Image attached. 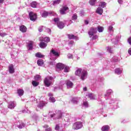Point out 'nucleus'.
Masks as SVG:
<instances>
[{
  "label": "nucleus",
  "mask_w": 131,
  "mask_h": 131,
  "mask_svg": "<svg viewBox=\"0 0 131 131\" xmlns=\"http://www.w3.org/2000/svg\"><path fill=\"white\" fill-rule=\"evenodd\" d=\"M53 78L51 76H49L45 78L43 80V83L45 86L49 88L52 84V83H53Z\"/></svg>",
  "instance_id": "1"
},
{
  "label": "nucleus",
  "mask_w": 131,
  "mask_h": 131,
  "mask_svg": "<svg viewBox=\"0 0 131 131\" xmlns=\"http://www.w3.org/2000/svg\"><path fill=\"white\" fill-rule=\"evenodd\" d=\"M60 18L59 17H55L54 18V21L56 24V25L59 29H63L64 27H65V25L64 24V23L63 21H59Z\"/></svg>",
  "instance_id": "2"
},
{
  "label": "nucleus",
  "mask_w": 131,
  "mask_h": 131,
  "mask_svg": "<svg viewBox=\"0 0 131 131\" xmlns=\"http://www.w3.org/2000/svg\"><path fill=\"white\" fill-rule=\"evenodd\" d=\"M82 127V123L81 122H76L73 125V129L77 130V129H80Z\"/></svg>",
  "instance_id": "3"
},
{
  "label": "nucleus",
  "mask_w": 131,
  "mask_h": 131,
  "mask_svg": "<svg viewBox=\"0 0 131 131\" xmlns=\"http://www.w3.org/2000/svg\"><path fill=\"white\" fill-rule=\"evenodd\" d=\"M97 28L91 27L88 31V34L90 36V37H92L94 36V34H95V33H97Z\"/></svg>",
  "instance_id": "4"
},
{
  "label": "nucleus",
  "mask_w": 131,
  "mask_h": 131,
  "mask_svg": "<svg viewBox=\"0 0 131 131\" xmlns=\"http://www.w3.org/2000/svg\"><path fill=\"white\" fill-rule=\"evenodd\" d=\"M29 17L31 21H34L37 18V14H36V13H33V12H30L29 13Z\"/></svg>",
  "instance_id": "5"
},
{
  "label": "nucleus",
  "mask_w": 131,
  "mask_h": 131,
  "mask_svg": "<svg viewBox=\"0 0 131 131\" xmlns=\"http://www.w3.org/2000/svg\"><path fill=\"white\" fill-rule=\"evenodd\" d=\"M67 10H69V8H68V7L63 6L62 8L59 10L60 14H61V15H65Z\"/></svg>",
  "instance_id": "6"
},
{
  "label": "nucleus",
  "mask_w": 131,
  "mask_h": 131,
  "mask_svg": "<svg viewBox=\"0 0 131 131\" xmlns=\"http://www.w3.org/2000/svg\"><path fill=\"white\" fill-rule=\"evenodd\" d=\"M9 73L11 74H13V73H15V69L14 68V65L11 64L8 67Z\"/></svg>",
  "instance_id": "7"
},
{
  "label": "nucleus",
  "mask_w": 131,
  "mask_h": 131,
  "mask_svg": "<svg viewBox=\"0 0 131 131\" xmlns=\"http://www.w3.org/2000/svg\"><path fill=\"white\" fill-rule=\"evenodd\" d=\"M88 75V72L86 71H82V73L81 74V79L82 80H84L85 79V77Z\"/></svg>",
  "instance_id": "8"
},
{
  "label": "nucleus",
  "mask_w": 131,
  "mask_h": 131,
  "mask_svg": "<svg viewBox=\"0 0 131 131\" xmlns=\"http://www.w3.org/2000/svg\"><path fill=\"white\" fill-rule=\"evenodd\" d=\"M19 30L23 33H25L27 31V28L24 25H21L19 27Z\"/></svg>",
  "instance_id": "9"
},
{
  "label": "nucleus",
  "mask_w": 131,
  "mask_h": 131,
  "mask_svg": "<svg viewBox=\"0 0 131 131\" xmlns=\"http://www.w3.org/2000/svg\"><path fill=\"white\" fill-rule=\"evenodd\" d=\"M40 41H45V42H50L51 39L49 37H44L43 38H40L39 39Z\"/></svg>",
  "instance_id": "10"
},
{
  "label": "nucleus",
  "mask_w": 131,
  "mask_h": 131,
  "mask_svg": "<svg viewBox=\"0 0 131 131\" xmlns=\"http://www.w3.org/2000/svg\"><path fill=\"white\" fill-rule=\"evenodd\" d=\"M56 67L58 69H59V70H63L65 67V65L61 63H58L56 64Z\"/></svg>",
  "instance_id": "11"
},
{
  "label": "nucleus",
  "mask_w": 131,
  "mask_h": 131,
  "mask_svg": "<svg viewBox=\"0 0 131 131\" xmlns=\"http://www.w3.org/2000/svg\"><path fill=\"white\" fill-rule=\"evenodd\" d=\"M15 106L16 104H15V101H11L9 103L8 107L10 109H14Z\"/></svg>",
  "instance_id": "12"
},
{
  "label": "nucleus",
  "mask_w": 131,
  "mask_h": 131,
  "mask_svg": "<svg viewBox=\"0 0 131 131\" xmlns=\"http://www.w3.org/2000/svg\"><path fill=\"white\" fill-rule=\"evenodd\" d=\"M39 46L41 49H46L48 46V44L45 42L41 41L39 43Z\"/></svg>",
  "instance_id": "13"
},
{
  "label": "nucleus",
  "mask_w": 131,
  "mask_h": 131,
  "mask_svg": "<svg viewBox=\"0 0 131 131\" xmlns=\"http://www.w3.org/2000/svg\"><path fill=\"white\" fill-rule=\"evenodd\" d=\"M50 53L53 54V55H54V56H55V57H60V54H59V53L55 51V50L54 49H52L50 51Z\"/></svg>",
  "instance_id": "14"
},
{
  "label": "nucleus",
  "mask_w": 131,
  "mask_h": 131,
  "mask_svg": "<svg viewBox=\"0 0 131 131\" xmlns=\"http://www.w3.org/2000/svg\"><path fill=\"white\" fill-rule=\"evenodd\" d=\"M81 73H82V69H78L75 72V75L77 76H80Z\"/></svg>",
  "instance_id": "15"
},
{
  "label": "nucleus",
  "mask_w": 131,
  "mask_h": 131,
  "mask_svg": "<svg viewBox=\"0 0 131 131\" xmlns=\"http://www.w3.org/2000/svg\"><path fill=\"white\" fill-rule=\"evenodd\" d=\"M68 89H72L73 86V83L71 81H67L66 83Z\"/></svg>",
  "instance_id": "16"
},
{
  "label": "nucleus",
  "mask_w": 131,
  "mask_h": 131,
  "mask_svg": "<svg viewBox=\"0 0 131 131\" xmlns=\"http://www.w3.org/2000/svg\"><path fill=\"white\" fill-rule=\"evenodd\" d=\"M110 129V126L109 125H104L101 127L102 131H109Z\"/></svg>",
  "instance_id": "17"
},
{
  "label": "nucleus",
  "mask_w": 131,
  "mask_h": 131,
  "mask_svg": "<svg viewBox=\"0 0 131 131\" xmlns=\"http://www.w3.org/2000/svg\"><path fill=\"white\" fill-rule=\"evenodd\" d=\"M96 13L99 15H102L103 14V9L98 7L96 10Z\"/></svg>",
  "instance_id": "18"
},
{
  "label": "nucleus",
  "mask_w": 131,
  "mask_h": 131,
  "mask_svg": "<svg viewBox=\"0 0 131 131\" xmlns=\"http://www.w3.org/2000/svg\"><path fill=\"white\" fill-rule=\"evenodd\" d=\"M69 39H76V38H77V36H75L73 34H68Z\"/></svg>",
  "instance_id": "19"
},
{
  "label": "nucleus",
  "mask_w": 131,
  "mask_h": 131,
  "mask_svg": "<svg viewBox=\"0 0 131 131\" xmlns=\"http://www.w3.org/2000/svg\"><path fill=\"white\" fill-rule=\"evenodd\" d=\"M17 94L18 96H20L21 97V96L24 95V90L22 89H18Z\"/></svg>",
  "instance_id": "20"
},
{
  "label": "nucleus",
  "mask_w": 131,
  "mask_h": 131,
  "mask_svg": "<svg viewBox=\"0 0 131 131\" xmlns=\"http://www.w3.org/2000/svg\"><path fill=\"white\" fill-rule=\"evenodd\" d=\"M49 14H52V13H49V12H48L47 11H45L42 14V17L43 18H47V17H48V16H49Z\"/></svg>",
  "instance_id": "21"
},
{
  "label": "nucleus",
  "mask_w": 131,
  "mask_h": 131,
  "mask_svg": "<svg viewBox=\"0 0 131 131\" xmlns=\"http://www.w3.org/2000/svg\"><path fill=\"white\" fill-rule=\"evenodd\" d=\"M115 72L116 74H118V75L121 74V73H122V70H121L119 68H117L115 69Z\"/></svg>",
  "instance_id": "22"
},
{
  "label": "nucleus",
  "mask_w": 131,
  "mask_h": 131,
  "mask_svg": "<svg viewBox=\"0 0 131 131\" xmlns=\"http://www.w3.org/2000/svg\"><path fill=\"white\" fill-rule=\"evenodd\" d=\"M35 57H36L37 58H43L45 56L41 54L40 52H38L35 54Z\"/></svg>",
  "instance_id": "23"
},
{
  "label": "nucleus",
  "mask_w": 131,
  "mask_h": 131,
  "mask_svg": "<svg viewBox=\"0 0 131 131\" xmlns=\"http://www.w3.org/2000/svg\"><path fill=\"white\" fill-rule=\"evenodd\" d=\"M37 65L39 66H42L43 65V60L42 59H39L37 61Z\"/></svg>",
  "instance_id": "24"
},
{
  "label": "nucleus",
  "mask_w": 131,
  "mask_h": 131,
  "mask_svg": "<svg viewBox=\"0 0 131 131\" xmlns=\"http://www.w3.org/2000/svg\"><path fill=\"white\" fill-rule=\"evenodd\" d=\"M103 31L104 28L103 27L98 26L97 27V31H98V32H103Z\"/></svg>",
  "instance_id": "25"
},
{
  "label": "nucleus",
  "mask_w": 131,
  "mask_h": 131,
  "mask_svg": "<svg viewBox=\"0 0 131 131\" xmlns=\"http://www.w3.org/2000/svg\"><path fill=\"white\" fill-rule=\"evenodd\" d=\"M32 84L33 86H37L39 84V82L36 81H32Z\"/></svg>",
  "instance_id": "26"
},
{
  "label": "nucleus",
  "mask_w": 131,
  "mask_h": 131,
  "mask_svg": "<svg viewBox=\"0 0 131 131\" xmlns=\"http://www.w3.org/2000/svg\"><path fill=\"white\" fill-rule=\"evenodd\" d=\"M37 5V3H36V2H33L31 4V6L32 7V8H36Z\"/></svg>",
  "instance_id": "27"
},
{
  "label": "nucleus",
  "mask_w": 131,
  "mask_h": 131,
  "mask_svg": "<svg viewBox=\"0 0 131 131\" xmlns=\"http://www.w3.org/2000/svg\"><path fill=\"white\" fill-rule=\"evenodd\" d=\"M63 69H64V72H69V69H70L69 67L66 66V65H64V67Z\"/></svg>",
  "instance_id": "28"
},
{
  "label": "nucleus",
  "mask_w": 131,
  "mask_h": 131,
  "mask_svg": "<svg viewBox=\"0 0 131 131\" xmlns=\"http://www.w3.org/2000/svg\"><path fill=\"white\" fill-rule=\"evenodd\" d=\"M41 77L39 75H36L34 76V79L35 80H40V78Z\"/></svg>",
  "instance_id": "29"
},
{
  "label": "nucleus",
  "mask_w": 131,
  "mask_h": 131,
  "mask_svg": "<svg viewBox=\"0 0 131 131\" xmlns=\"http://www.w3.org/2000/svg\"><path fill=\"white\" fill-rule=\"evenodd\" d=\"M72 102L74 103V104H77L78 102V100H77V98H73L72 100Z\"/></svg>",
  "instance_id": "30"
},
{
  "label": "nucleus",
  "mask_w": 131,
  "mask_h": 131,
  "mask_svg": "<svg viewBox=\"0 0 131 131\" xmlns=\"http://www.w3.org/2000/svg\"><path fill=\"white\" fill-rule=\"evenodd\" d=\"M96 1L97 0H90L89 3L91 6H94L96 3Z\"/></svg>",
  "instance_id": "31"
},
{
  "label": "nucleus",
  "mask_w": 131,
  "mask_h": 131,
  "mask_svg": "<svg viewBox=\"0 0 131 131\" xmlns=\"http://www.w3.org/2000/svg\"><path fill=\"white\" fill-rule=\"evenodd\" d=\"M49 100L52 103H55L56 102V99H55V97H54L53 96L50 97V98H49Z\"/></svg>",
  "instance_id": "32"
},
{
  "label": "nucleus",
  "mask_w": 131,
  "mask_h": 131,
  "mask_svg": "<svg viewBox=\"0 0 131 131\" xmlns=\"http://www.w3.org/2000/svg\"><path fill=\"white\" fill-rule=\"evenodd\" d=\"M88 97L90 100H94L95 99V96L92 94H89Z\"/></svg>",
  "instance_id": "33"
},
{
  "label": "nucleus",
  "mask_w": 131,
  "mask_h": 131,
  "mask_svg": "<svg viewBox=\"0 0 131 131\" xmlns=\"http://www.w3.org/2000/svg\"><path fill=\"white\" fill-rule=\"evenodd\" d=\"M61 2V0H56L53 2V5L55 6V5H59L60 4V2Z\"/></svg>",
  "instance_id": "34"
},
{
  "label": "nucleus",
  "mask_w": 131,
  "mask_h": 131,
  "mask_svg": "<svg viewBox=\"0 0 131 131\" xmlns=\"http://www.w3.org/2000/svg\"><path fill=\"white\" fill-rule=\"evenodd\" d=\"M106 6V2H100V7L101 8H105Z\"/></svg>",
  "instance_id": "35"
},
{
  "label": "nucleus",
  "mask_w": 131,
  "mask_h": 131,
  "mask_svg": "<svg viewBox=\"0 0 131 131\" xmlns=\"http://www.w3.org/2000/svg\"><path fill=\"white\" fill-rule=\"evenodd\" d=\"M72 18V20L77 19V14H76V13H75L74 14H73Z\"/></svg>",
  "instance_id": "36"
},
{
  "label": "nucleus",
  "mask_w": 131,
  "mask_h": 131,
  "mask_svg": "<svg viewBox=\"0 0 131 131\" xmlns=\"http://www.w3.org/2000/svg\"><path fill=\"white\" fill-rule=\"evenodd\" d=\"M28 47L29 48V50H32V48H33V43H32V42H30L28 45Z\"/></svg>",
  "instance_id": "37"
},
{
  "label": "nucleus",
  "mask_w": 131,
  "mask_h": 131,
  "mask_svg": "<svg viewBox=\"0 0 131 131\" xmlns=\"http://www.w3.org/2000/svg\"><path fill=\"white\" fill-rule=\"evenodd\" d=\"M112 90H109L107 91V93H106V95H107V96H109V95H110L111 94V93H112Z\"/></svg>",
  "instance_id": "38"
},
{
  "label": "nucleus",
  "mask_w": 131,
  "mask_h": 131,
  "mask_svg": "<svg viewBox=\"0 0 131 131\" xmlns=\"http://www.w3.org/2000/svg\"><path fill=\"white\" fill-rule=\"evenodd\" d=\"M42 127H43V128H45V129H47V128H49L50 126L48 124H45V125L42 126Z\"/></svg>",
  "instance_id": "39"
},
{
  "label": "nucleus",
  "mask_w": 131,
  "mask_h": 131,
  "mask_svg": "<svg viewBox=\"0 0 131 131\" xmlns=\"http://www.w3.org/2000/svg\"><path fill=\"white\" fill-rule=\"evenodd\" d=\"M55 130H59V129H60V126H59V125H56L55 127Z\"/></svg>",
  "instance_id": "40"
},
{
  "label": "nucleus",
  "mask_w": 131,
  "mask_h": 131,
  "mask_svg": "<svg viewBox=\"0 0 131 131\" xmlns=\"http://www.w3.org/2000/svg\"><path fill=\"white\" fill-rule=\"evenodd\" d=\"M92 39L93 40H95V39H97V38H98V35H93L92 36Z\"/></svg>",
  "instance_id": "41"
},
{
  "label": "nucleus",
  "mask_w": 131,
  "mask_h": 131,
  "mask_svg": "<svg viewBox=\"0 0 131 131\" xmlns=\"http://www.w3.org/2000/svg\"><path fill=\"white\" fill-rule=\"evenodd\" d=\"M58 114H59V116H58V118H62V113H61V112L59 111Z\"/></svg>",
  "instance_id": "42"
},
{
  "label": "nucleus",
  "mask_w": 131,
  "mask_h": 131,
  "mask_svg": "<svg viewBox=\"0 0 131 131\" xmlns=\"http://www.w3.org/2000/svg\"><path fill=\"white\" fill-rule=\"evenodd\" d=\"M6 35H7V34L5 33H0V36H2L3 37H4V36H6Z\"/></svg>",
  "instance_id": "43"
},
{
  "label": "nucleus",
  "mask_w": 131,
  "mask_h": 131,
  "mask_svg": "<svg viewBox=\"0 0 131 131\" xmlns=\"http://www.w3.org/2000/svg\"><path fill=\"white\" fill-rule=\"evenodd\" d=\"M38 30L39 32H42V27H39Z\"/></svg>",
  "instance_id": "44"
},
{
  "label": "nucleus",
  "mask_w": 131,
  "mask_h": 131,
  "mask_svg": "<svg viewBox=\"0 0 131 131\" xmlns=\"http://www.w3.org/2000/svg\"><path fill=\"white\" fill-rule=\"evenodd\" d=\"M127 41H128V43L130 44L131 46V37H129L128 38Z\"/></svg>",
  "instance_id": "45"
},
{
  "label": "nucleus",
  "mask_w": 131,
  "mask_h": 131,
  "mask_svg": "<svg viewBox=\"0 0 131 131\" xmlns=\"http://www.w3.org/2000/svg\"><path fill=\"white\" fill-rule=\"evenodd\" d=\"M113 29V27H112V26H110L109 27L108 30H110V31H112Z\"/></svg>",
  "instance_id": "46"
},
{
  "label": "nucleus",
  "mask_w": 131,
  "mask_h": 131,
  "mask_svg": "<svg viewBox=\"0 0 131 131\" xmlns=\"http://www.w3.org/2000/svg\"><path fill=\"white\" fill-rule=\"evenodd\" d=\"M107 51H108L111 54H112V50H111V48L107 47Z\"/></svg>",
  "instance_id": "47"
},
{
  "label": "nucleus",
  "mask_w": 131,
  "mask_h": 131,
  "mask_svg": "<svg viewBox=\"0 0 131 131\" xmlns=\"http://www.w3.org/2000/svg\"><path fill=\"white\" fill-rule=\"evenodd\" d=\"M83 104L84 105V106H85V107H88V102L86 101L84 102Z\"/></svg>",
  "instance_id": "48"
},
{
  "label": "nucleus",
  "mask_w": 131,
  "mask_h": 131,
  "mask_svg": "<svg viewBox=\"0 0 131 131\" xmlns=\"http://www.w3.org/2000/svg\"><path fill=\"white\" fill-rule=\"evenodd\" d=\"M52 128L51 127L47 128V129H45V131H51Z\"/></svg>",
  "instance_id": "49"
},
{
  "label": "nucleus",
  "mask_w": 131,
  "mask_h": 131,
  "mask_svg": "<svg viewBox=\"0 0 131 131\" xmlns=\"http://www.w3.org/2000/svg\"><path fill=\"white\" fill-rule=\"evenodd\" d=\"M128 53L131 56V48L128 50Z\"/></svg>",
  "instance_id": "50"
},
{
  "label": "nucleus",
  "mask_w": 131,
  "mask_h": 131,
  "mask_svg": "<svg viewBox=\"0 0 131 131\" xmlns=\"http://www.w3.org/2000/svg\"><path fill=\"white\" fill-rule=\"evenodd\" d=\"M74 43V41H70V42H69V45H73Z\"/></svg>",
  "instance_id": "51"
},
{
  "label": "nucleus",
  "mask_w": 131,
  "mask_h": 131,
  "mask_svg": "<svg viewBox=\"0 0 131 131\" xmlns=\"http://www.w3.org/2000/svg\"><path fill=\"white\" fill-rule=\"evenodd\" d=\"M118 2L119 4L121 5V4H122V0H118Z\"/></svg>",
  "instance_id": "52"
},
{
  "label": "nucleus",
  "mask_w": 131,
  "mask_h": 131,
  "mask_svg": "<svg viewBox=\"0 0 131 131\" xmlns=\"http://www.w3.org/2000/svg\"><path fill=\"white\" fill-rule=\"evenodd\" d=\"M48 96H49V97H53V94L52 93H49L48 94Z\"/></svg>",
  "instance_id": "53"
},
{
  "label": "nucleus",
  "mask_w": 131,
  "mask_h": 131,
  "mask_svg": "<svg viewBox=\"0 0 131 131\" xmlns=\"http://www.w3.org/2000/svg\"><path fill=\"white\" fill-rule=\"evenodd\" d=\"M84 92H86L88 91V88L86 87H85L83 88Z\"/></svg>",
  "instance_id": "54"
},
{
  "label": "nucleus",
  "mask_w": 131,
  "mask_h": 131,
  "mask_svg": "<svg viewBox=\"0 0 131 131\" xmlns=\"http://www.w3.org/2000/svg\"><path fill=\"white\" fill-rule=\"evenodd\" d=\"M45 103H41L40 104L39 106H40V107H43L45 106Z\"/></svg>",
  "instance_id": "55"
},
{
  "label": "nucleus",
  "mask_w": 131,
  "mask_h": 131,
  "mask_svg": "<svg viewBox=\"0 0 131 131\" xmlns=\"http://www.w3.org/2000/svg\"><path fill=\"white\" fill-rule=\"evenodd\" d=\"M84 23H85V24H86V25H88V24H89V21L88 20H85Z\"/></svg>",
  "instance_id": "56"
},
{
  "label": "nucleus",
  "mask_w": 131,
  "mask_h": 131,
  "mask_svg": "<svg viewBox=\"0 0 131 131\" xmlns=\"http://www.w3.org/2000/svg\"><path fill=\"white\" fill-rule=\"evenodd\" d=\"M54 116H55V114H53L51 115V117L52 118H53V117H54Z\"/></svg>",
  "instance_id": "57"
},
{
  "label": "nucleus",
  "mask_w": 131,
  "mask_h": 131,
  "mask_svg": "<svg viewBox=\"0 0 131 131\" xmlns=\"http://www.w3.org/2000/svg\"><path fill=\"white\" fill-rule=\"evenodd\" d=\"M4 0H0V4H3Z\"/></svg>",
  "instance_id": "58"
},
{
  "label": "nucleus",
  "mask_w": 131,
  "mask_h": 131,
  "mask_svg": "<svg viewBox=\"0 0 131 131\" xmlns=\"http://www.w3.org/2000/svg\"><path fill=\"white\" fill-rule=\"evenodd\" d=\"M19 128H21V127H19Z\"/></svg>",
  "instance_id": "59"
}]
</instances>
